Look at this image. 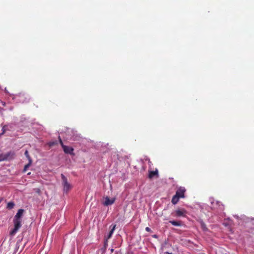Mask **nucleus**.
I'll return each instance as SVG.
<instances>
[{
    "label": "nucleus",
    "instance_id": "obj_1",
    "mask_svg": "<svg viewBox=\"0 0 254 254\" xmlns=\"http://www.w3.org/2000/svg\"><path fill=\"white\" fill-rule=\"evenodd\" d=\"M186 190L184 187H180L178 188L176 191L175 194L173 196L171 202L173 204H177L180 198H183L185 197V193Z\"/></svg>",
    "mask_w": 254,
    "mask_h": 254
},
{
    "label": "nucleus",
    "instance_id": "obj_2",
    "mask_svg": "<svg viewBox=\"0 0 254 254\" xmlns=\"http://www.w3.org/2000/svg\"><path fill=\"white\" fill-rule=\"evenodd\" d=\"M21 220L13 219L14 228L10 232V235H14L21 226Z\"/></svg>",
    "mask_w": 254,
    "mask_h": 254
},
{
    "label": "nucleus",
    "instance_id": "obj_3",
    "mask_svg": "<svg viewBox=\"0 0 254 254\" xmlns=\"http://www.w3.org/2000/svg\"><path fill=\"white\" fill-rule=\"evenodd\" d=\"M187 214V211L184 208L178 209L176 210L173 213H172V215L174 217H186V215Z\"/></svg>",
    "mask_w": 254,
    "mask_h": 254
},
{
    "label": "nucleus",
    "instance_id": "obj_4",
    "mask_svg": "<svg viewBox=\"0 0 254 254\" xmlns=\"http://www.w3.org/2000/svg\"><path fill=\"white\" fill-rule=\"evenodd\" d=\"M14 154V153L11 151L8 152L5 154H0V162L13 158Z\"/></svg>",
    "mask_w": 254,
    "mask_h": 254
},
{
    "label": "nucleus",
    "instance_id": "obj_5",
    "mask_svg": "<svg viewBox=\"0 0 254 254\" xmlns=\"http://www.w3.org/2000/svg\"><path fill=\"white\" fill-rule=\"evenodd\" d=\"M115 200H116L115 197L110 198L108 196H103L102 204L104 206L111 205L114 203V202H115Z\"/></svg>",
    "mask_w": 254,
    "mask_h": 254
},
{
    "label": "nucleus",
    "instance_id": "obj_6",
    "mask_svg": "<svg viewBox=\"0 0 254 254\" xmlns=\"http://www.w3.org/2000/svg\"><path fill=\"white\" fill-rule=\"evenodd\" d=\"M61 177L64 185V191L67 192L71 188L70 185L68 183L67 178L63 174H61Z\"/></svg>",
    "mask_w": 254,
    "mask_h": 254
},
{
    "label": "nucleus",
    "instance_id": "obj_7",
    "mask_svg": "<svg viewBox=\"0 0 254 254\" xmlns=\"http://www.w3.org/2000/svg\"><path fill=\"white\" fill-rule=\"evenodd\" d=\"M64 151L65 153L69 154L70 155H74L73 153L74 149L72 147L68 146H64V148H63Z\"/></svg>",
    "mask_w": 254,
    "mask_h": 254
},
{
    "label": "nucleus",
    "instance_id": "obj_8",
    "mask_svg": "<svg viewBox=\"0 0 254 254\" xmlns=\"http://www.w3.org/2000/svg\"><path fill=\"white\" fill-rule=\"evenodd\" d=\"M24 212V210L22 209H20L18 210L17 213L14 217L13 219L21 220V218L23 215Z\"/></svg>",
    "mask_w": 254,
    "mask_h": 254
},
{
    "label": "nucleus",
    "instance_id": "obj_9",
    "mask_svg": "<svg viewBox=\"0 0 254 254\" xmlns=\"http://www.w3.org/2000/svg\"><path fill=\"white\" fill-rule=\"evenodd\" d=\"M154 176H156L157 178L159 177L157 169H156L155 171H150L149 172L148 178L149 179H152Z\"/></svg>",
    "mask_w": 254,
    "mask_h": 254
},
{
    "label": "nucleus",
    "instance_id": "obj_10",
    "mask_svg": "<svg viewBox=\"0 0 254 254\" xmlns=\"http://www.w3.org/2000/svg\"><path fill=\"white\" fill-rule=\"evenodd\" d=\"M169 223L175 226H182L183 225V222L181 221L170 220Z\"/></svg>",
    "mask_w": 254,
    "mask_h": 254
},
{
    "label": "nucleus",
    "instance_id": "obj_11",
    "mask_svg": "<svg viewBox=\"0 0 254 254\" xmlns=\"http://www.w3.org/2000/svg\"><path fill=\"white\" fill-rule=\"evenodd\" d=\"M111 227H112V228H111V229L110 230V232H109V235L108 236H107V239L106 240H108V239H110L111 238L115 230V228H116V225L115 224V225H112L111 226Z\"/></svg>",
    "mask_w": 254,
    "mask_h": 254
},
{
    "label": "nucleus",
    "instance_id": "obj_12",
    "mask_svg": "<svg viewBox=\"0 0 254 254\" xmlns=\"http://www.w3.org/2000/svg\"><path fill=\"white\" fill-rule=\"evenodd\" d=\"M111 227H112V228H111V229L110 230V232H109V235L108 236H107V239L106 240H108V239H110L111 238L115 230V228H116V225L115 224V225H112L111 226Z\"/></svg>",
    "mask_w": 254,
    "mask_h": 254
},
{
    "label": "nucleus",
    "instance_id": "obj_13",
    "mask_svg": "<svg viewBox=\"0 0 254 254\" xmlns=\"http://www.w3.org/2000/svg\"><path fill=\"white\" fill-rule=\"evenodd\" d=\"M212 203L213 205V207L214 208H215L214 205L216 204V205H218V207H216V208H218L220 210H223L224 209V207L223 205L220 202H218V201L213 202Z\"/></svg>",
    "mask_w": 254,
    "mask_h": 254
},
{
    "label": "nucleus",
    "instance_id": "obj_14",
    "mask_svg": "<svg viewBox=\"0 0 254 254\" xmlns=\"http://www.w3.org/2000/svg\"><path fill=\"white\" fill-rule=\"evenodd\" d=\"M24 155H25V156L28 160V161L32 162V160L31 157L30 156V155H29V153L27 150H26L25 151Z\"/></svg>",
    "mask_w": 254,
    "mask_h": 254
},
{
    "label": "nucleus",
    "instance_id": "obj_15",
    "mask_svg": "<svg viewBox=\"0 0 254 254\" xmlns=\"http://www.w3.org/2000/svg\"><path fill=\"white\" fill-rule=\"evenodd\" d=\"M14 203L12 202H9L7 204V208L11 209L13 208Z\"/></svg>",
    "mask_w": 254,
    "mask_h": 254
},
{
    "label": "nucleus",
    "instance_id": "obj_16",
    "mask_svg": "<svg viewBox=\"0 0 254 254\" xmlns=\"http://www.w3.org/2000/svg\"><path fill=\"white\" fill-rule=\"evenodd\" d=\"M28 163L25 165L24 169H23V172H25L27 169L29 167V166L31 165L32 162L28 161Z\"/></svg>",
    "mask_w": 254,
    "mask_h": 254
},
{
    "label": "nucleus",
    "instance_id": "obj_17",
    "mask_svg": "<svg viewBox=\"0 0 254 254\" xmlns=\"http://www.w3.org/2000/svg\"><path fill=\"white\" fill-rule=\"evenodd\" d=\"M108 247V240H106V241L104 242V247L102 249L103 250V252L104 253Z\"/></svg>",
    "mask_w": 254,
    "mask_h": 254
},
{
    "label": "nucleus",
    "instance_id": "obj_18",
    "mask_svg": "<svg viewBox=\"0 0 254 254\" xmlns=\"http://www.w3.org/2000/svg\"><path fill=\"white\" fill-rule=\"evenodd\" d=\"M201 228L203 230H206L207 229L206 225L204 223H202L201 224Z\"/></svg>",
    "mask_w": 254,
    "mask_h": 254
},
{
    "label": "nucleus",
    "instance_id": "obj_19",
    "mask_svg": "<svg viewBox=\"0 0 254 254\" xmlns=\"http://www.w3.org/2000/svg\"><path fill=\"white\" fill-rule=\"evenodd\" d=\"M57 142L55 141V142H50L49 143V145L50 146V147H52L55 145H56L57 144Z\"/></svg>",
    "mask_w": 254,
    "mask_h": 254
},
{
    "label": "nucleus",
    "instance_id": "obj_20",
    "mask_svg": "<svg viewBox=\"0 0 254 254\" xmlns=\"http://www.w3.org/2000/svg\"><path fill=\"white\" fill-rule=\"evenodd\" d=\"M59 139L60 143L62 148H64V146H65V145L64 144V143H63V141H62L60 136H59Z\"/></svg>",
    "mask_w": 254,
    "mask_h": 254
},
{
    "label": "nucleus",
    "instance_id": "obj_21",
    "mask_svg": "<svg viewBox=\"0 0 254 254\" xmlns=\"http://www.w3.org/2000/svg\"><path fill=\"white\" fill-rule=\"evenodd\" d=\"M6 127H7V126H4L2 128V132L0 134H3L5 133Z\"/></svg>",
    "mask_w": 254,
    "mask_h": 254
},
{
    "label": "nucleus",
    "instance_id": "obj_22",
    "mask_svg": "<svg viewBox=\"0 0 254 254\" xmlns=\"http://www.w3.org/2000/svg\"><path fill=\"white\" fill-rule=\"evenodd\" d=\"M145 230H146V231L148 232H151V229L148 227L145 228Z\"/></svg>",
    "mask_w": 254,
    "mask_h": 254
},
{
    "label": "nucleus",
    "instance_id": "obj_23",
    "mask_svg": "<svg viewBox=\"0 0 254 254\" xmlns=\"http://www.w3.org/2000/svg\"><path fill=\"white\" fill-rule=\"evenodd\" d=\"M111 253H113L114 252V249H111Z\"/></svg>",
    "mask_w": 254,
    "mask_h": 254
},
{
    "label": "nucleus",
    "instance_id": "obj_24",
    "mask_svg": "<svg viewBox=\"0 0 254 254\" xmlns=\"http://www.w3.org/2000/svg\"><path fill=\"white\" fill-rule=\"evenodd\" d=\"M154 237L156 238V235H154Z\"/></svg>",
    "mask_w": 254,
    "mask_h": 254
}]
</instances>
